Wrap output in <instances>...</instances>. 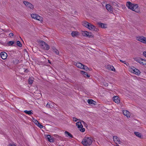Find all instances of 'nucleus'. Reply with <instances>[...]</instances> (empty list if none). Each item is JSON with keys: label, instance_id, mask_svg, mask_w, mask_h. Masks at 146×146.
<instances>
[{"label": "nucleus", "instance_id": "obj_1", "mask_svg": "<svg viewBox=\"0 0 146 146\" xmlns=\"http://www.w3.org/2000/svg\"><path fill=\"white\" fill-rule=\"evenodd\" d=\"M92 139L90 137H85L82 141V143L84 146H89L92 144Z\"/></svg>", "mask_w": 146, "mask_h": 146}, {"label": "nucleus", "instance_id": "obj_33", "mask_svg": "<svg viewBox=\"0 0 146 146\" xmlns=\"http://www.w3.org/2000/svg\"><path fill=\"white\" fill-rule=\"evenodd\" d=\"M36 20L40 21H42V17L38 15L37 16V19H36Z\"/></svg>", "mask_w": 146, "mask_h": 146}, {"label": "nucleus", "instance_id": "obj_25", "mask_svg": "<svg viewBox=\"0 0 146 146\" xmlns=\"http://www.w3.org/2000/svg\"><path fill=\"white\" fill-rule=\"evenodd\" d=\"M78 33V32L73 31L72 32L71 35L73 37H74L77 35Z\"/></svg>", "mask_w": 146, "mask_h": 146}, {"label": "nucleus", "instance_id": "obj_13", "mask_svg": "<svg viewBox=\"0 0 146 146\" xmlns=\"http://www.w3.org/2000/svg\"><path fill=\"white\" fill-rule=\"evenodd\" d=\"M88 102L90 105H95L96 104V102L92 99H88Z\"/></svg>", "mask_w": 146, "mask_h": 146}, {"label": "nucleus", "instance_id": "obj_11", "mask_svg": "<svg viewBox=\"0 0 146 146\" xmlns=\"http://www.w3.org/2000/svg\"><path fill=\"white\" fill-rule=\"evenodd\" d=\"M113 100L114 102L117 104L119 103L120 101L119 99L118 96H114L113 98Z\"/></svg>", "mask_w": 146, "mask_h": 146}, {"label": "nucleus", "instance_id": "obj_41", "mask_svg": "<svg viewBox=\"0 0 146 146\" xmlns=\"http://www.w3.org/2000/svg\"><path fill=\"white\" fill-rule=\"evenodd\" d=\"M121 62H122L124 64H125L127 65V62H125V61H123L122 60H119ZM127 63H128L127 62Z\"/></svg>", "mask_w": 146, "mask_h": 146}, {"label": "nucleus", "instance_id": "obj_35", "mask_svg": "<svg viewBox=\"0 0 146 146\" xmlns=\"http://www.w3.org/2000/svg\"><path fill=\"white\" fill-rule=\"evenodd\" d=\"M40 129L42 128L43 127V126L39 122L38 123V124L36 125Z\"/></svg>", "mask_w": 146, "mask_h": 146}, {"label": "nucleus", "instance_id": "obj_6", "mask_svg": "<svg viewBox=\"0 0 146 146\" xmlns=\"http://www.w3.org/2000/svg\"><path fill=\"white\" fill-rule=\"evenodd\" d=\"M113 138L114 141L117 144H118L117 142L119 144H120L121 143V142L120 141L119 138L117 137V136H113Z\"/></svg>", "mask_w": 146, "mask_h": 146}, {"label": "nucleus", "instance_id": "obj_2", "mask_svg": "<svg viewBox=\"0 0 146 146\" xmlns=\"http://www.w3.org/2000/svg\"><path fill=\"white\" fill-rule=\"evenodd\" d=\"M38 42L41 48L44 50H48L50 48L49 45L43 41L40 40Z\"/></svg>", "mask_w": 146, "mask_h": 146}, {"label": "nucleus", "instance_id": "obj_30", "mask_svg": "<svg viewBox=\"0 0 146 146\" xmlns=\"http://www.w3.org/2000/svg\"><path fill=\"white\" fill-rule=\"evenodd\" d=\"M140 58H141L139 57H135L133 58V59L135 61H136L138 63L140 62Z\"/></svg>", "mask_w": 146, "mask_h": 146}, {"label": "nucleus", "instance_id": "obj_58", "mask_svg": "<svg viewBox=\"0 0 146 146\" xmlns=\"http://www.w3.org/2000/svg\"><path fill=\"white\" fill-rule=\"evenodd\" d=\"M140 59V60H141L142 61H143L144 60H143V59L142 58H141Z\"/></svg>", "mask_w": 146, "mask_h": 146}, {"label": "nucleus", "instance_id": "obj_59", "mask_svg": "<svg viewBox=\"0 0 146 146\" xmlns=\"http://www.w3.org/2000/svg\"><path fill=\"white\" fill-rule=\"evenodd\" d=\"M37 92H38V93H39V94H40V93H39V92H40V91H37Z\"/></svg>", "mask_w": 146, "mask_h": 146}, {"label": "nucleus", "instance_id": "obj_45", "mask_svg": "<svg viewBox=\"0 0 146 146\" xmlns=\"http://www.w3.org/2000/svg\"><path fill=\"white\" fill-rule=\"evenodd\" d=\"M82 123L84 125L85 127H87V126L88 125H87V124L85 122H84L83 121H82Z\"/></svg>", "mask_w": 146, "mask_h": 146}, {"label": "nucleus", "instance_id": "obj_29", "mask_svg": "<svg viewBox=\"0 0 146 146\" xmlns=\"http://www.w3.org/2000/svg\"><path fill=\"white\" fill-rule=\"evenodd\" d=\"M82 68V69H84L86 71H88V70H89V68L87 66L84 65V64L83 65V67Z\"/></svg>", "mask_w": 146, "mask_h": 146}, {"label": "nucleus", "instance_id": "obj_8", "mask_svg": "<svg viewBox=\"0 0 146 146\" xmlns=\"http://www.w3.org/2000/svg\"><path fill=\"white\" fill-rule=\"evenodd\" d=\"M128 8L133 11V3H132L130 2H127L126 4Z\"/></svg>", "mask_w": 146, "mask_h": 146}, {"label": "nucleus", "instance_id": "obj_3", "mask_svg": "<svg viewBox=\"0 0 146 146\" xmlns=\"http://www.w3.org/2000/svg\"><path fill=\"white\" fill-rule=\"evenodd\" d=\"M76 125L79 129L80 131L82 132H84L85 131V129L83 127V126L81 122H78L76 123Z\"/></svg>", "mask_w": 146, "mask_h": 146}, {"label": "nucleus", "instance_id": "obj_5", "mask_svg": "<svg viewBox=\"0 0 146 146\" xmlns=\"http://www.w3.org/2000/svg\"><path fill=\"white\" fill-rule=\"evenodd\" d=\"M23 3L27 7L30 8L31 9H33L34 8L33 5L28 1H24Z\"/></svg>", "mask_w": 146, "mask_h": 146}, {"label": "nucleus", "instance_id": "obj_39", "mask_svg": "<svg viewBox=\"0 0 146 146\" xmlns=\"http://www.w3.org/2000/svg\"><path fill=\"white\" fill-rule=\"evenodd\" d=\"M73 119V120L74 121H75V122L77 121H78V120H80L79 119H77L75 117H73V119Z\"/></svg>", "mask_w": 146, "mask_h": 146}, {"label": "nucleus", "instance_id": "obj_54", "mask_svg": "<svg viewBox=\"0 0 146 146\" xmlns=\"http://www.w3.org/2000/svg\"><path fill=\"white\" fill-rule=\"evenodd\" d=\"M56 135L55 137H57L59 138L60 137L58 135Z\"/></svg>", "mask_w": 146, "mask_h": 146}, {"label": "nucleus", "instance_id": "obj_23", "mask_svg": "<svg viewBox=\"0 0 146 146\" xmlns=\"http://www.w3.org/2000/svg\"><path fill=\"white\" fill-rule=\"evenodd\" d=\"M13 64L15 65L19 63V60L15 59L13 60Z\"/></svg>", "mask_w": 146, "mask_h": 146}, {"label": "nucleus", "instance_id": "obj_38", "mask_svg": "<svg viewBox=\"0 0 146 146\" xmlns=\"http://www.w3.org/2000/svg\"><path fill=\"white\" fill-rule=\"evenodd\" d=\"M46 137H47V138L48 139V140L49 141V140H50V139L51 137L50 135H46Z\"/></svg>", "mask_w": 146, "mask_h": 146}, {"label": "nucleus", "instance_id": "obj_14", "mask_svg": "<svg viewBox=\"0 0 146 146\" xmlns=\"http://www.w3.org/2000/svg\"><path fill=\"white\" fill-rule=\"evenodd\" d=\"M65 134L66 137L69 138H72L73 136L72 135L68 132L66 131L65 132Z\"/></svg>", "mask_w": 146, "mask_h": 146}, {"label": "nucleus", "instance_id": "obj_43", "mask_svg": "<svg viewBox=\"0 0 146 146\" xmlns=\"http://www.w3.org/2000/svg\"><path fill=\"white\" fill-rule=\"evenodd\" d=\"M49 141L51 143H53L54 141V139L52 138H51Z\"/></svg>", "mask_w": 146, "mask_h": 146}, {"label": "nucleus", "instance_id": "obj_10", "mask_svg": "<svg viewBox=\"0 0 146 146\" xmlns=\"http://www.w3.org/2000/svg\"><path fill=\"white\" fill-rule=\"evenodd\" d=\"M97 25L98 26L102 28H107V25L106 24L103 23L101 22L97 23Z\"/></svg>", "mask_w": 146, "mask_h": 146}, {"label": "nucleus", "instance_id": "obj_15", "mask_svg": "<svg viewBox=\"0 0 146 146\" xmlns=\"http://www.w3.org/2000/svg\"><path fill=\"white\" fill-rule=\"evenodd\" d=\"M80 72L85 77L89 78L90 77L89 75H88V73L84 71H81Z\"/></svg>", "mask_w": 146, "mask_h": 146}, {"label": "nucleus", "instance_id": "obj_52", "mask_svg": "<svg viewBox=\"0 0 146 146\" xmlns=\"http://www.w3.org/2000/svg\"><path fill=\"white\" fill-rule=\"evenodd\" d=\"M48 60V62L51 65H52V63H51V61L50 60Z\"/></svg>", "mask_w": 146, "mask_h": 146}, {"label": "nucleus", "instance_id": "obj_48", "mask_svg": "<svg viewBox=\"0 0 146 146\" xmlns=\"http://www.w3.org/2000/svg\"><path fill=\"white\" fill-rule=\"evenodd\" d=\"M143 55L146 57V51H144L143 52Z\"/></svg>", "mask_w": 146, "mask_h": 146}, {"label": "nucleus", "instance_id": "obj_17", "mask_svg": "<svg viewBox=\"0 0 146 146\" xmlns=\"http://www.w3.org/2000/svg\"><path fill=\"white\" fill-rule=\"evenodd\" d=\"M133 72L137 75H139L141 73L140 71L137 68H134Z\"/></svg>", "mask_w": 146, "mask_h": 146}, {"label": "nucleus", "instance_id": "obj_18", "mask_svg": "<svg viewBox=\"0 0 146 146\" xmlns=\"http://www.w3.org/2000/svg\"><path fill=\"white\" fill-rule=\"evenodd\" d=\"M51 48L52 49V50L56 54L58 55L59 53V52L58 50H57L56 48L54 46H52L51 47Z\"/></svg>", "mask_w": 146, "mask_h": 146}, {"label": "nucleus", "instance_id": "obj_19", "mask_svg": "<svg viewBox=\"0 0 146 146\" xmlns=\"http://www.w3.org/2000/svg\"><path fill=\"white\" fill-rule=\"evenodd\" d=\"M106 9L109 11H112V8L109 4H107L106 6Z\"/></svg>", "mask_w": 146, "mask_h": 146}, {"label": "nucleus", "instance_id": "obj_36", "mask_svg": "<svg viewBox=\"0 0 146 146\" xmlns=\"http://www.w3.org/2000/svg\"><path fill=\"white\" fill-rule=\"evenodd\" d=\"M33 121L35 123L36 125L38 124V123H39V122L34 118H33Z\"/></svg>", "mask_w": 146, "mask_h": 146}, {"label": "nucleus", "instance_id": "obj_47", "mask_svg": "<svg viewBox=\"0 0 146 146\" xmlns=\"http://www.w3.org/2000/svg\"><path fill=\"white\" fill-rule=\"evenodd\" d=\"M143 61V65H146V61H145V60H144Z\"/></svg>", "mask_w": 146, "mask_h": 146}, {"label": "nucleus", "instance_id": "obj_49", "mask_svg": "<svg viewBox=\"0 0 146 146\" xmlns=\"http://www.w3.org/2000/svg\"><path fill=\"white\" fill-rule=\"evenodd\" d=\"M29 72V70L28 69H26L24 71V72L26 73H27Z\"/></svg>", "mask_w": 146, "mask_h": 146}, {"label": "nucleus", "instance_id": "obj_31", "mask_svg": "<svg viewBox=\"0 0 146 146\" xmlns=\"http://www.w3.org/2000/svg\"><path fill=\"white\" fill-rule=\"evenodd\" d=\"M140 8L139 7L135 9V10H133V11H134L137 13L139 12H140Z\"/></svg>", "mask_w": 146, "mask_h": 146}, {"label": "nucleus", "instance_id": "obj_28", "mask_svg": "<svg viewBox=\"0 0 146 146\" xmlns=\"http://www.w3.org/2000/svg\"><path fill=\"white\" fill-rule=\"evenodd\" d=\"M15 43L14 41H10L8 42L7 43V44L9 46H12Z\"/></svg>", "mask_w": 146, "mask_h": 146}, {"label": "nucleus", "instance_id": "obj_60", "mask_svg": "<svg viewBox=\"0 0 146 146\" xmlns=\"http://www.w3.org/2000/svg\"><path fill=\"white\" fill-rule=\"evenodd\" d=\"M145 44H146V40H145Z\"/></svg>", "mask_w": 146, "mask_h": 146}, {"label": "nucleus", "instance_id": "obj_32", "mask_svg": "<svg viewBox=\"0 0 146 146\" xmlns=\"http://www.w3.org/2000/svg\"><path fill=\"white\" fill-rule=\"evenodd\" d=\"M133 9L135 10L136 8L139 7L138 5L137 4H135L133 3Z\"/></svg>", "mask_w": 146, "mask_h": 146}, {"label": "nucleus", "instance_id": "obj_44", "mask_svg": "<svg viewBox=\"0 0 146 146\" xmlns=\"http://www.w3.org/2000/svg\"><path fill=\"white\" fill-rule=\"evenodd\" d=\"M9 36L10 37H12L13 36V34L12 33H10L9 34Z\"/></svg>", "mask_w": 146, "mask_h": 146}, {"label": "nucleus", "instance_id": "obj_55", "mask_svg": "<svg viewBox=\"0 0 146 146\" xmlns=\"http://www.w3.org/2000/svg\"><path fill=\"white\" fill-rule=\"evenodd\" d=\"M134 68H136L135 67L133 66L131 68V69L133 71L134 70Z\"/></svg>", "mask_w": 146, "mask_h": 146}, {"label": "nucleus", "instance_id": "obj_9", "mask_svg": "<svg viewBox=\"0 0 146 146\" xmlns=\"http://www.w3.org/2000/svg\"><path fill=\"white\" fill-rule=\"evenodd\" d=\"M7 55L6 53L5 52H2L1 53V56L3 60L6 59L7 57Z\"/></svg>", "mask_w": 146, "mask_h": 146}, {"label": "nucleus", "instance_id": "obj_53", "mask_svg": "<svg viewBox=\"0 0 146 146\" xmlns=\"http://www.w3.org/2000/svg\"><path fill=\"white\" fill-rule=\"evenodd\" d=\"M9 146H16V145H12V144H10Z\"/></svg>", "mask_w": 146, "mask_h": 146}, {"label": "nucleus", "instance_id": "obj_56", "mask_svg": "<svg viewBox=\"0 0 146 146\" xmlns=\"http://www.w3.org/2000/svg\"><path fill=\"white\" fill-rule=\"evenodd\" d=\"M38 15L37 14L36 16H35V18H34V19H36H36H37V16Z\"/></svg>", "mask_w": 146, "mask_h": 146}, {"label": "nucleus", "instance_id": "obj_46", "mask_svg": "<svg viewBox=\"0 0 146 146\" xmlns=\"http://www.w3.org/2000/svg\"><path fill=\"white\" fill-rule=\"evenodd\" d=\"M46 107L48 108H50L51 107L50 106V105L48 104H47L46 105Z\"/></svg>", "mask_w": 146, "mask_h": 146}, {"label": "nucleus", "instance_id": "obj_42", "mask_svg": "<svg viewBox=\"0 0 146 146\" xmlns=\"http://www.w3.org/2000/svg\"><path fill=\"white\" fill-rule=\"evenodd\" d=\"M111 67H111V68L110 70H111V71L115 72V68H114V67L113 66H111Z\"/></svg>", "mask_w": 146, "mask_h": 146}, {"label": "nucleus", "instance_id": "obj_26", "mask_svg": "<svg viewBox=\"0 0 146 146\" xmlns=\"http://www.w3.org/2000/svg\"><path fill=\"white\" fill-rule=\"evenodd\" d=\"M33 78L32 77H30L28 79V83L29 84H32L33 82Z\"/></svg>", "mask_w": 146, "mask_h": 146}, {"label": "nucleus", "instance_id": "obj_24", "mask_svg": "<svg viewBox=\"0 0 146 146\" xmlns=\"http://www.w3.org/2000/svg\"><path fill=\"white\" fill-rule=\"evenodd\" d=\"M82 34L83 36L87 37V35H88V32L86 31H82Z\"/></svg>", "mask_w": 146, "mask_h": 146}, {"label": "nucleus", "instance_id": "obj_40", "mask_svg": "<svg viewBox=\"0 0 146 146\" xmlns=\"http://www.w3.org/2000/svg\"><path fill=\"white\" fill-rule=\"evenodd\" d=\"M37 15V14H31V16L32 18L34 19L35 18V16Z\"/></svg>", "mask_w": 146, "mask_h": 146}, {"label": "nucleus", "instance_id": "obj_4", "mask_svg": "<svg viewBox=\"0 0 146 146\" xmlns=\"http://www.w3.org/2000/svg\"><path fill=\"white\" fill-rule=\"evenodd\" d=\"M90 25L88 28L90 30L96 32L98 31L99 30L98 29L92 24H90Z\"/></svg>", "mask_w": 146, "mask_h": 146}, {"label": "nucleus", "instance_id": "obj_50", "mask_svg": "<svg viewBox=\"0 0 146 146\" xmlns=\"http://www.w3.org/2000/svg\"><path fill=\"white\" fill-rule=\"evenodd\" d=\"M104 85L106 86H108V84L107 83H105Z\"/></svg>", "mask_w": 146, "mask_h": 146}, {"label": "nucleus", "instance_id": "obj_27", "mask_svg": "<svg viewBox=\"0 0 146 146\" xmlns=\"http://www.w3.org/2000/svg\"><path fill=\"white\" fill-rule=\"evenodd\" d=\"M88 35H87V37L89 38H92L94 37V35L93 34L91 33H89L88 32Z\"/></svg>", "mask_w": 146, "mask_h": 146}, {"label": "nucleus", "instance_id": "obj_37", "mask_svg": "<svg viewBox=\"0 0 146 146\" xmlns=\"http://www.w3.org/2000/svg\"><path fill=\"white\" fill-rule=\"evenodd\" d=\"M113 66L110 65H108L107 66V68L108 69L110 70L112 67L111 66Z\"/></svg>", "mask_w": 146, "mask_h": 146}, {"label": "nucleus", "instance_id": "obj_7", "mask_svg": "<svg viewBox=\"0 0 146 146\" xmlns=\"http://www.w3.org/2000/svg\"><path fill=\"white\" fill-rule=\"evenodd\" d=\"M137 40L143 43H145V42L146 38L144 37V36H142L140 37H137Z\"/></svg>", "mask_w": 146, "mask_h": 146}, {"label": "nucleus", "instance_id": "obj_51", "mask_svg": "<svg viewBox=\"0 0 146 146\" xmlns=\"http://www.w3.org/2000/svg\"><path fill=\"white\" fill-rule=\"evenodd\" d=\"M112 3L113 5H117V4L116 3H115V2H113Z\"/></svg>", "mask_w": 146, "mask_h": 146}, {"label": "nucleus", "instance_id": "obj_21", "mask_svg": "<svg viewBox=\"0 0 146 146\" xmlns=\"http://www.w3.org/2000/svg\"><path fill=\"white\" fill-rule=\"evenodd\" d=\"M24 112L26 114L29 115H31L33 114V111L32 110L29 111L25 110L24 111Z\"/></svg>", "mask_w": 146, "mask_h": 146}, {"label": "nucleus", "instance_id": "obj_34", "mask_svg": "<svg viewBox=\"0 0 146 146\" xmlns=\"http://www.w3.org/2000/svg\"><path fill=\"white\" fill-rule=\"evenodd\" d=\"M17 46L19 47H21L22 46V44L19 41H17Z\"/></svg>", "mask_w": 146, "mask_h": 146}, {"label": "nucleus", "instance_id": "obj_57", "mask_svg": "<svg viewBox=\"0 0 146 146\" xmlns=\"http://www.w3.org/2000/svg\"><path fill=\"white\" fill-rule=\"evenodd\" d=\"M139 63L141 64H143V62H141V61H140V62H139Z\"/></svg>", "mask_w": 146, "mask_h": 146}, {"label": "nucleus", "instance_id": "obj_22", "mask_svg": "<svg viewBox=\"0 0 146 146\" xmlns=\"http://www.w3.org/2000/svg\"><path fill=\"white\" fill-rule=\"evenodd\" d=\"M127 113H129V111H128L126 110H124L123 111V114L124 115L126 116L127 117H129L130 116L128 114L127 115Z\"/></svg>", "mask_w": 146, "mask_h": 146}, {"label": "nucleus", "instance_id": "obj_16", "mask_svg": "<svg viewBox=\"0 0 146 146\" xmlns=\"http://www.w3.org/2000/svg\"><path fill=\"white\" fill-rule=\"evenodd\" d=\"M82 25L85 27L88 28L91 23H88V22L86 21H84Z\"/></svg>", "mask_w": 146, "mask_h": 146}, {"label": "nucleus", "instance_id": "obj_20", "mask_svg": "<svg viewBox=\"0 0 146 146\" xmlns=\"http://www.w3.org/2000/svg\"><path fill=\"white\" fill-rule=\"evenodd\" d=\"M134 134L137 137H139L140 138H143V135L139 132H134Z\"/></svg>", "mask_w": 146, "mask_h": 146}, {"label": "nucleus", "instance_id": "obj_12", "mask_svg": "<svg viewBox=\"0 0 146 146\" xmlns=\"http://www.w3.org/2000/svg\"><path fill=\"white\" fill-rule=\"evenodd\" d=\"M83 64L81 63L80 62H78L77 63H75V65H76L77 67H78L79 68H80L81 69H82V68L83 67Z\"/></svg>", "mask_w": 146, "mask_h": 146}]
</instances>
